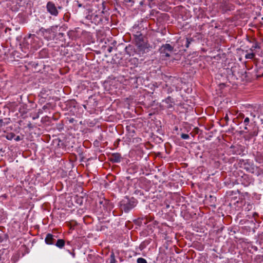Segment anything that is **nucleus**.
<instances>
[{"label":"nucleus","mask_w":263,"mask_h":263,"mask_svg":"<svg viewBox=\"0 0 263 263\" xmlns=\"http://www.w3.org/2000/svg\"><path fill=\"white\" fill-rule=\"evenodd\" d=\"M25 43L27 44V48H32L37 49L41 46L40 39L35 34H30L25 38Z\"/></svg>","instance_id":"obj_1"},{"label":"nucleus","mask_w":263,"mask_h":263,"mask_svg":"<svg viewBox=\"0 0 263 263\" xmlns=\"http://www.w3.org/2000/svg\"><path fill=\"white\" fill-rule=\"evenodd\" d=\"M137 46V51L139 54H144L149 51L150 46L147 42L143 41L137 43L136 44Z\"/></svg>","instance_id":"obj_2"},{"label":"nucleus","mask_w":263,"mask_h":263,"mask_svg":"<svg viewBox=\"0 0 263 263\" xmlns=\"http://www.w3.org/2000/svg\"><path fill=\"white\" fill-rule=\"evenodd\" d=\"M137 204V201L134 198H132L128 200L127 202L122 203L121 208L125 213L129 212Z\"/></svg>","instance_id":"obj_3"},{"label":"nucleus","mask_w":263,"mask_h":263,"mask_svg":"<svg viewBox=\"0 0 263 263\" xmlns=\"http://www.w3.org/2000/svg\"><path fill=\"white\" fill-rule=\"evenodd\" d=\"M47 11L51 15L57 16L59 14V11L57 7L52 2H48L46 5Z\"/></svg>","instance_id":"obj_4"},{"label":"nucleus","mask_w":263,"mask_h":263,"mask_svg":"<svg viewBox=\"0 0 263 263\" xmlns=\"http://www.w3.org/2000/svg\"><path fill=\"white\" fill-rule=\"evenodd\" d=\"M52 32V28L45 29L42 27L39 29V31L37 33L39 34L40 33L47 40H50L53 37V36H52L51 34Z\"/></svg>","instance_id":"obj_5"},{"label":"nucleus","mask_w":263,"mask_h":263,"mask_svg":"<svg viewBox=\"0 0 263 263\" xmlns=\"http://www.w3.org/2000/svg\"><path fill=\"white\" fill-rule=\"evenodd\" d=\"M173 50V47L169 44H165L162 45L160 48V52L166 57L170 56V53Z\"/></svg>","instance_id":"obj_6"},{"label":"nucleus","mask_w":263,"mask_h":263,"mask_svg":"<svg viewBox=\"0 0 263 263\" xmlns=\"http://www.w3.org/2000/svg\"><path fill=\"white\" fill-rule=\"evenodd\" d=\"M58 238L57 235L51 233L47 234L45 238V243L48 245H54Z\"/></svg>","instance_id":"obj_7"},{"label":"nucleus","mask_w":263,"mask_h":263,"mask_svg":"<svg viewBox=\"0 0 263 263\" xmlns=\"http://www.w3.org/2000/svg\"><path fill=\"white\" fill-rule=\"evenodd\" d=\"M180 82V80L176 77H170L168 78V81L166 82V85L172 86L173 88H175L176 90L178 88V84Z\"/></svg>","instance_id":"obj_8"},{"label":"nucleus","mask_w":263,"mask_h":263,"mask_svg":"<svg viewBox=\"0 0 263 263\" xmlns=\"http://www.w3.org/2000/svg\"><path fill=\"white\" fill-rule=\"evenodd\" d=\"M144 30V27L141 24H135L133 26L132 29V32L134 35L137 34L138 33H140L141 32L142 30Z\"/></svg>","instance_id":"obj_9"},{"label":"nucleus","mask_w":263,"mask_h":263,"mask_svg":"<svg viewBox=\"0 0 263 263\" xmlns=\"http://www.w3.org/2000/svg\"><path fill=\"white\" fill-rule=\"evenodd\" d=\"M121 156L119 153H113L110 157V160L114 163H119L121 161Z\"/></svg>","instance_id":"obj_10"},{"label":"nucleus","mask_w":263,"mask_h":263,"mask_svg":"<svg viewBox=\"0 0 263 263\" xmlns=\"http://www.w3.org/2000/svg\"><path fill=\"white\" fill-rule=\"evenodd\" d=\"M65 244V240L62 239H58L56 240L55 243L54 245L59 248V249H62Z\"/></svg>","instance_id":"obj_11"},{"label":"nucleus","mask_w":263,"mask_h":263,"mask_svg":"<svg viewBox=\"0 0 263 263\" xmlns=\"http://www.w3.org/2000/svg\"><path fill=\"white\" fill-rule=\"evenodd\" d=\"M134 36L135 37L136 44L137 43L144 41L143 40V35L142 32L134 35Z\"/></svg>","instance_id":"obj_12"},{"label":"nucleus","mask_w":263,"mask_h":263,"mask_svg":"<svg viewBox=\"0 0 263 263\" xmlns=\"http://www.w3.org/2000/svg\"><path fill=\"white\" fill-rule=\"evenodd\" d=\"M92 18L95 21V23H99L100 22L102 21V18L101 16L98 15V14L95 15L94 14L91 15V17H93Z\"/></svg>","instance_id":"obj_13"},{"label":"nucleus","mask_w":263,"mask_h":263,"mask_svg":"<svg viewBox=\"0 0 263 263\" xmlns=\"http://www.w3.org/2000/svg\"><path fill=\"white\" fill-rule=\"evenodd\" d=\"M255 161L259 163H261L263 162V157L262 156V154L260 153H257L255 156Z\"/></svg>","instance_id":"obj_14"},{"label":"nucleus","mask_w":263,"mask_h":263,"mask_svg":"<svg viewBox=\"0 0 263 263\" xmlns=\"http://www.w3.org/2000/svg\"><path fill=\"white\" fill-rule=\"evenodd\" d=\"M255 55V53L253 51H251L250 53L246 54L245 58L247 59H252L254 58Z\"/></svg>","instance_id":"obj_15"},{"label":"nucleus","mask_w":263,"mask_h":263,"mask_svg":"<svg viewBox=\"0 0 263 263\" xmlns=\"http://www.w3.org/2000/svg\"><path fill=\"white\" fill-rule=\"evenodd\" d=\"M260 48V47L259 44L258 43H255L250 48V50L253 52V51H254L255 49Z\"/></svg>","instance_id":"obj_16"},{"label":"nucleus","mask_w":263,"mask_h":263,"mask_svg":"<svg viewBox=\"0 0 263 263\" xmlns=\"http://www.w3.org/2000/svg\"><path fill=\"white\" fill-rule=\"evenodd\" d=\"M5 121L3 119H0V128L6 125H7L9 123V121H7V119H5Z\"/></svg>","instance_id":"obj_17"},{"label":"nucleus","mask_w":263,"mask_h":263,"mask_svg":"<svg viewBox=\"0 0 263 263\" xmlns=\"http://www.w3.org/2000/svg\"><path fill=\"white\" fill-rule=\"evenodd\" d=\"M116 260L115 259V254L114 253H111L110 256V263H116Z\"/></svg>","instance_id":"obj_18"},{"label":"nucleus","mask_w":263,"mask_h":263,"mask_svg":"<svg viewBox=\"0 0 263 263\" xmlns=\"http://www.w3.org/2000/svg\"><path fill=\"white\" fill-rule=\"evenodd\" d=\"M137 263H147L146 260L143 258H138L137 260Z\"/></svg>","instance_id":"obj_19"},{"label":"nucleus","mask_w":263,"mask_h":263,"mask_svg":"<svg viewBox=\"0 0 263 263\" xmlns=\"http://www.w3.org/2000/svg\"><path fill=\"white\" fill-rule=\"evenodd\" d=\"M14 137L15 135L14 134L11 133L7 135L6 138L9 140H11Z\"/></svg>","instance_id":"obj_20"},{"label":"nucleus","mask_w":263,"mask_h":263,"mask_svg":"<svg viewBox=\"0 0 263 263\" xmlns=\"http://www.w3.org/2000/svg\"><path fill=\"white\" fill-rule=\"evenodd\" d=\"M193 41L192 39H188L187 38L186 40V44L185 46L186 48H188L189 47V45L191 43V42Z\"/></svg>","instance_id":"obj_21"},{"label":"nucleus","mask_w":263,"mask_h":263,"mask_svg":"<svg viewBox=\"0 0 263 263\" xmlns=\"http://www.w3.org/2000/svg\"><path fill=\"white\" fill-rule=\"evenodd\" d=\"M181 138L183 139H189L190 136L188 134H182L181 135Z\"/></svg>","instance_id":"obj_22"},{"label":"nucleus","mask_w":263,"mask_h":263,"mask_svg":"<svg viewBox=\"0 0 263 263\" xmlns=\"http://www.w3.org/2000/svg\"><path fill=\"white\" fill-rule=\"evenodd\" d=\"M223 119H224V121H226V123H225V124H224V125H228V122H229V118L228 115V114H227L226 115V116H224V117Z\"/></svg>","instance_id":"obj_23"},{"label":"nucleus","mask_w":263,"mask_h":263,"mask_svg":"<svg viewBox=\"0 0 263 263\" xmlns=\"http://www.w3.org/2000/svg\"><path fill=\"white\" fill-rule=\"evenodd\" d=\"M249 122H250L249 118L248 117H246L244 120L243 123H244L245 125L246 126L247 125H248L249 124Z\"/></svg>","instance_id":"obj_24"},{"label":"nucleus","mask_w":263,"mask_h":263,"mask_svg":"<svg viewBox=\"0 0 263 263\" xmlns=\"http://www.w3.org/2000/svg\"><path fill=\"white\" fill-rule=\"evenodd\" d=\"M172 99L170 97H168L165 100V102L167 103H172Z\"/></svg>","instance_id":"obj_25"},{"label":"nucleus","mask_w":263,"mask_h":263,"mask_svg":"<svg viewBox=\"0 0 263 263\" xmlns=\"http://www.w3.org/2000/svg\"><path fill=\"white\" fill-rule=\"evenodd\" d=\"M67 252H68L70 254H71V256H72V257L73 258H75V257H76V254H75V253H74V252H70L69 250H67Z\"/></svg>","instance_id":"obj_26"},{"label":"nucleus","mask_w":263,"mask_h":263,"mask_svg":"<svg viewBox=\"0 0 263 263\" xmlns=\"http://www.w3.org/2000/svg\"><path fill=\"white\" fill-rule=\"evenodd\" d=\"M14 140L15 141H19L21 140V138L20 137V136H17L15 138H14Z\"/></svg>","instance_id":"obj_27"},{"label":"nucleus","mask_w":263,"mask_h":263,"mask_svg":"<svg viewBox=\"0 0 263 263\" xmlns=\"http://www.w3.org/2000/svg\"><path fill=\"white\" fill-rule=\"evenodd\" d=\"M123 1L125 3H134V1L133 0H123Z\"/></svg>","instance_id":"obj_28"},{"label":"nucleus","mask_w":263,"mask_h":263,"mask_svg":"<svg viewBox=\"0 0 263 263\" xmlns=\"http://www.w3.org/2000/svg\"><path fill=\"white\" fill-rule=\"evenodd\" d=\"M263 76V71L259 72V74H256L257 77H260L261 76Z\"/></svg>","instance_id":"obj_29"},{"label":"nucleus","mask_w":263,"mask_h":263,"mask_svg":"<svg viewBox=\"0 0 263 263\" xmlns=\"http://www.w3.org/2000/svg\"><path fill=\"white\" fill-rule=\"evenodd\" d=\"M3 253H4V251L0 250V261L1 260L2 256L3 255Z\"/></svg>","instance_id":"obj_30"},{"label":"nucleus","mask_w":263,"mask_h":263,"mask_svg":"<svg viewBox=\"0 0 263 263\" xmlns=\"http://www.w3.org/2000/svg\"><path fill=\"white\" fill-rule=\"evenodd\" d=\"M112 50V47H109L108 49H107V51L108 52H111Z\"/></svg>","instance_id":"obj_31"},{"label":"nucleus","mask_w":263,"mask_h":263,"mask_svg":"<svg viewBox=\"0 0 263 263\" xmlns=\"http://www.w3.org/2000/svg\"><path fill=\"white\" fill-rule=\"evenodd\" d=\"M76 4L78 5V6L79 7H81L82 6V5L81 4L79 3L78 2H77Z\"/></svg>","instance_id":"obj_32"},{"label":"nucleus","mask_w":263,"mask_h":263,"mask_svg":"<svg viewBox=\"0 0 263 263\" xmlns=\"http://www.w3.org/2000/svg\"><path fill=\"white\" fill-rule=\"evenodd\" d=\"M172 107V105L171 104H170L168 106H167V107L168 108H171Z\"/></svg>","instance_id":"obj_33"},{"label":"nucleus","mask_w":263,"mask_h":263,"mask_svg":"<svg viewBox=\"0 0 263 263\" xmlns=\"http://www.w3.org/2000/svg\"><path fill=\"white\" fill-rule=\"evenodd\" d=\"M73 120H74L73 119H70L69 122L70 123H72Z\"/></svg>","instance_id":"obj_34"},{"label":"nucleus","mask_w":263,"mask_h":263,"mask_svg":"<svg viewBox=\"0 0 263 263\" xmlns=\"http://www.w3.org/2000/svg\"><path fill=\"white\" fill-rule=\"evenodd\" d=\"M47 108V107L46 106H45V105H44V106L43 107V109H46V108Z\"/></svg>","instance_id":"obj_35"},{"label":"nucleus","mask_w":263,"mask_h":263,"mask_svg":"<svg viewBox=\"0 0 263 263\" xmlns=\"http://www.w3.org/2000/svg\"><path fill=\"white\" fill-rule=\"evenodd\" d=\"M58 8H59V9H61V7H60V6H59V7H58Z\"/></svg>","instance_id":"obj_36"},{"label":"nucleus","mask_w":263,"mask_h":263,"mask_svg":"<svg viewBox=\"0 0 263 263\" xmlns=\"http://www.w3.org/2000/svg\"><path fill=\"white\" fill-rule=\"evenodd\" d=\"M245 129H247V127H245Z\"/></svg>","instance_id":"obj_37"}]
</instances>
